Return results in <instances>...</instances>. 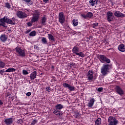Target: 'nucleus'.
<instances>
[{
  "mask_svg": "<svg viewBox=\"0 0 125 125\" xmlns=\"http://www.w3.org/2000/svg\"><path fill=\"white\" fill-rule=\"evenodd\" d=\"M101 125V118H98L95 123V125Z\"/></svg>",
  "mask_w": 125,
  "mask_h": 125,
  "instance_id": "obj_25",
  "label": "nucleus"
},
{
  "mask_svg": "<svg viewBox=\"0 0 125 125\" xmlns=\"http://www.w3.org/2000/svg\"><path fill=\"white\" fill-rule=\"evenodd\" d=\"M102 90H103V88L102 87H99L97 89V91H99V92H101Z\"/></svg>",
  "mask_w": 125,
  "mask_h": 125,
  "instance_id": "obj_41",
  "label": "nucleus"
},
{
  "mask_svg": "<svg viewBox=\"0 0 125 125\" xmlns=\"http://www.w3.org/2000/svg\"><path fill=\"white\" fill-rule=\"evenodd\" d=\"M72 51L73 53H74V54H76V55H77V54L80 51V48H79L77 46H74L72 50Z\"/></svg>",
  "mask_w": 125,
  "mask_h": 125,
  "instance_id": "obj_16",
  "label": "nucleus"
},
{
  "mask_svg": "<svg viewBox=\"0 0 125 125\" xmlns=\"http://www.w3.org/2000/svg\"><path fill=\"white\" fill-rule=\"evenodd\" d=\"M65 16H64V13L61 12L59 14V21L61 24H64L65 22Z\"/></svg>",
  "mask_w": 125,
  "mask_h": 125,
  "instance_id": "obj_9",
  "label": "nucleus"
},
{
  "mask_svg": "<svg viewBox=\"0 0 125 125\" xmlns=\"http://www.w3.org/2000/svg\"><path fill=\"white\" fill-rule=\"evenodd\" d=\"M43 1H44V2H45V3H46L47 2V1H48V0H43Z\"/></svg>",
  "mask_w": 125,
  "mask_h": 125,
  "instance_id": "obj_48",
  "label": "nucleus"
},
{
  "mask_svg": "<svg viewBox=\"0 0 125 125\" xmlns=\"http://www.w3.org/2000/svg\"><path fill=\"white\" fill-rule=\"evenodd\" d=\"M111 4H112V5H114V4H113V2H111Z\"/></svg>",
  "mask_w": 125,
  "mask_h": 125,
  "instance_id": "obj_52",
  "label": "nucleus"
},
{
  "mask_svg": "<svg viewBox=\"0 0 125 125\" xmlns=\"http://www.w3.org/2000/svg\"><path fill=\"white\" fill-rule=\"evenodd\" d=\"M36 31H33L29 34L30 37H35L36 36Z\"/></svg>",
  "mask_w": 125,
  "mask_h": 125,
  "instance_id": "obj_32",
  "label": "nucleus"
},
{
  "mask_svg": "<svg viewBox=\"0 0 125 125\" xmlns=\"http://www.w3.org/2000/svg\"><path fill=\"white\" fill-rule=\"evenodd\" d=\"M10 6L11 5L10 4H9V3H5V7H6L7 8H8V9H9L10 8Z\"/></svg>",
  "mask_w": 125,
  "mask_h": 125,
  "instance_id": "obj_35",
  "label": "nucleus"
},
{
  "mask_svg": "<svg viewBox=\"0 0 125 125\" xmlns=\"http://www.w3.org/2000/svg\"><path fill=\"white\" fill-rule=\"evenodd\" d=\"M4 122L6 125H11L12 123H13V118H7L4 120Z\"/></svg>",
  "mask_w": 125,
  "mask_h": 125,
  "instance_id": "obj_14",
  "label": "nucleus"
},
{
  "mask_svg": "<svg viewBox=\"0 0 125 125\" xmlns=\"http://www.w3.org/2000/svg\"><path fill=\"white\" fill-rule=\"evenodd\" d=\"M82 17H83V18H84L85 19H86V18H87V15L86 14H82Z\"/></svg>",
  "mask_w": 125,
  "mask_h": 125,
  "instance_id": "obj_42",
  "label": "nucleus"
},
{
  "mask_svg": "<svg viewBox=\"0 0 125 125\" xmlns=\"http://www.w3.org/2000/svg\"><path fill=\"white\" fill-rule=\"evenodd\" d=\"M73 65H74V63H70V67H73Z\"/></svg>",
  "mask_w": 125,
  "mask_h": 125,
  "instance_id": "obj_47",
  "label": "nucleus"
},
{
  "mask_svg": "<svg viewBox=\"0 0 125 125\" xmlns=\"http://www.w3.org/2000/svg\"><path fill=\"white\" fill-rule=\"evenodd\" d=\"M7 96H9V97L10 98V94L7 95Z\"/></svg>",
  "mask_w": 125,
  "mask_h": 125,
  "instance_id": "obj_51",
  "label": "nucleus"
},
{
  "mask_svg": "<svg viewBox=\"0 0 125 125\" xmlns=\"http://www.w3.org/2000/svg\"><path fill=\"white\" fill-rule=\"evenodd\" d=\"M15 21L16 19L14 17L11 19L8 18L7 16H4L3 18L0 19V26H2L4 28H7V25L5 23L10 24L11 25H15Z\"/></svg>",
  "mask_w": 125,
  "mask_h": 125,
  "instance_id": "obj_1",
  "label": "nucleus"
},
{
  "mask_svg": "<svg viewBox=\"0 0 125 125\" xmlns=\"http://www.w3.org/2000/svg\"><path fill=\"white\" fill-rule=\"evenodd\" d=\"M98 25H99V23H93L92 24V28H94V29H96L97 28V27H98Z\"/></svg>",
  "mask_w": 125,
  "mask_h": 125,
  "instance_id": "obj_31",
  "label": "nucleus"
},
{
  "mask_svg": "<svg viewBox=\"0 0 125 125\" xmlns=\"http://www.w3.org/2000/svg\"><path fill=\"white\" fill-rule=\"evenodd\" d=\"M46 22V18L45 17H42V25H45V22Z\"/></svg>",
  "mask_w": 125,
  "mask_h": 125,
  "instance_id": "obj_27",
  "label": "nucleus"
},
{
  "mask_svg": "<svg viewBox=\"0 0 125 125\" xmlns=\"http://www.w3.org/2000/svg\"><path fill=\"white\" fill-rule=\"evenodd\" d=\"M63 86H64V87L68 88L70 90V91H74V90H75V88L74 87V86H72L67 83H63Z\"/></svg>",
  "mask_w": 125,
  "mask_h": 125,
  "instance_id": "obj_12",
  "label": "nucleus"
},
{
  "mask_svg": "<svg viewBox=\"0 0 125 125\" xmlns=\"http://www.w3.org/2000/svg\"><path fill=\"white\" fill-rule=\"evenodd\" d=\"M4 69L0 70V74L2 76L3 75V73H4Z\"/></svg>",
  "mask_w": 125,
  "mask_h": 125,
  "instance_id": "obj_40",
  "label": "nucleus"
},
{
  "mask_svg": "<svg viewBox=\"0 0 125 125\" xmlns=\"http://www.w3.org/2000/svg\"><path fill=\"white\" fill-rule=\"evenodd\" d=\"M46 91H48V92H49L50 91V87L49 86L46 87Z\"/></svg>",
  "mask_w": 125,
  "mask_h": 125,
  "instance_id": "obj_43",
  "label": "nucleus"
},
{
  "mask_svg": "<svg viewBox=\"0 0 125 125\" xmlns=\"http://www.w3.org/2000/svg\"><path fill=\"white\" fill-rule=\"evenodd\" d=\"M89 3L92 6H94L95 4H97V0H90Z\"/></svg>",
  "mask_w": 125,
  "mask_h": 125,
  "instance_id": "obj_23",
  "label": "nucleus"
},
{
  "mask_svg": "<svg viewBox=\"0 0 125 125\" xmlns=\"http://www.w3.org/2000/svg\"><path fill=\"white\" fill-rule=\"evenodd\" d=\"M114 14L116 17H118L119 18H123V17H125V15L119 11H115Z\"/></svg>",
  "mask_w": 125,
  "mask_h": 125,
  "instance_id": "obj_13",
  "label": "nucleus"
},
{
  "mask_svg": "<svg viewBox=\"0 0 125 125\" xmlns=\"http://www.w3.org/2000/svg\"><path fill=\"white\" fill-rule=\"evenodd\" d=\"M17 16H18L19 18H20L21 19H24L28 17V15L22 11H19L17 12Z\"/></svg>",
  "mask_w": 125,
  "mask_h": 125,
  "instance_id": "obj_7",
  "label": "nucleus"
},
{
  "mask_svg": "<svg viewBox=\"0 0 125 125\" xmlns=\"http://www.w3.org/2000/svg\"><path fill=\"white\" fill-rule=\"evenodd\" d=\"M30 80H35L37 78V71H35L30 75Z\"/></svg>",
  "mask_w": 125,
  "mask_h": 125,
  "instance_id": "obj_18",
  "label": "nucleus"
},
{
  "mask_svg": "<svg viewBox=\"0 0 125 125\" xmlns=\"http://www.w3.org/2000/svg\"><path fill=\"white\" fill-rule=\"evenodd\" d=\"M40 15H41L40 11L38 10L34 11L33 13V16L31 19V22H38V21H39V19L40 18Z\"/></svg>",
  "mask_w": 125,
  "mask_h": 125,
  "instance_id": "obj_2",
  "label": "nucleus"
},
{
  "mask_svg": "<svg viewBox=\"0 0 125 125\" xmlns=\"http://www.w3.org/2000/svg\"><path fill=\"white\" fill-rule=\"evenodd\" d=\"M31 94H32V93H31V92H28L26 93V95L27 96H31Z\"/></svg>",
  "mask_w": 125,
  "mask_h": 125,
  "instance_id": "obj_44",
  "label": "nucleus"
},
{
  "mask_svg": "<svg viewBox=\"0 0 125 125\" xmlns=\"http://www.w3.org/2000/svg\"><path fill=\"white\" fill-rule=\"evenodd\" d=\"M53 114H56V116L57 117H60L61 115H62V112H61L59 110H57V109H54L52 110Z\"/></svg>",
  "mask_w": 125,
  "mask_h": 125,
  "instance_id": "obj_19",
  "label": "nucleus"
},
{
  "mask_svg": "<svg viewBox=\"0 0 125 125\" xmlns=\"http://www.w3.org/2000/svg\"><path fill=\"white\" fill-rule=\"evenodd\" d=\"M37 120H34L31 123V125H36V123H37Z\"/></svg>",
  "mask_w": 125,
  "mask_h": 125,
  "instance_id": "obj_39",
  "label": "nucleus"
},
{
  "mask_svg": "<svg viewBox=\"0 0 125 125\" xmlns=\"http://www.w3.org/2000/svg\"><path fill=\"white\" fill-rule=\"evenodd\" d=\"M3 103L1 102V100H0V105H2Z\"/></svg>",
  "mask_w": 125,
  "mask_h": 125,
  "instance_id": "obj_49",
  "label": "nucleus"
},
{
  "mask_svg": "<svg viewBox=\"0 0 125 125\" xmlns=\"http://www.w3.org/2000/svg\"><path fill=\"white\" fill-rule=\"evenodd\" d=\"M108 125H117L118 124V120L116 118L110 116L108 117Z\"/></svg>",
  "mask_w": 125,
  "mask_h": 125,
  "instance_id": "obj_8",
  "label": "nucleus"
},
{
  "mask_svg": "<svg viewBox=\"0 0 125 125\" xmlns=\"http://www.w3.org/2000/svg\"><path fill=\"white\" fill-rule=\"evenodd\" d=\"M118 49L120 51H121L122 52H125V44H121L120 45H119Z\"/></svg>",
  "mask_w": 125,
  "mask_h": 125,
  "instance_id": "obj_20",
  "label": "nucleus"
},
{
  "mask_svg": "<svg viewBox=\"0 0 125 125\" xmlns=\"http://www.w3.org/2000/svg\"><path fill=\"white\" fill-rule=\"evenodd\" d=\"M17 124H23V120H22L21 119H20L17 122Z\"/></svg>",
  "mask_w": 125,
  "mask_h": 125,
  "instance_id": "obj_38",
  "label": "nucleus"
},
{
  "mask_svg": "<svg viewBox=\"0 0 125 125\" xmlns=\"http://www.w3.org/2000/svg\"><path fill=\"white\" fill-rule=\"evenodd\" d=\"M5 66V63L1 61H0V68H4Z\"/></svg>",
  "mask_w": 125,
  "mask_h": 125,
  "instance_id": "obj_33",
  "label": "nucleus"
},
{
  "mask_svg": "<svg viewBox=\"0 0 125 125\" xmlns=\"http://www.w3.org/2000/svg\"><path fill=\"white\" fill-rule=\"evenodd\" d=\"M35 22H32V21H31L30 22H28L27 23V25L28 27H32V25H33V23H35Z\"/></svg>",
  "mask_w": 125,
  "mask_h": 125,
  "instance_id": "obj_36",
  "label": "nucleus"
},
{
  "mask_svg": "<svg viewBox=\"0 0 125 125\" xmlns=\"http://www.w3.org/2000/svg\"><path fill=\"white\" fill-rule=\"evenodd\" d=\"M42 42L44 44H47V41L46 40V38L44 37L42 38Z\"/></svg>",
  "mask_w": 125,
  "mask_h": 125,
  "instance_id": "obj_30",
  "label": "nucleus"
},
{
  "mask_svg": "<svg viewBox=\"0 0 125 125\" xmlns=\"http://www.w3.org/2000/svg\"><path fill=\"white\" fill-rule=\"evenodd\" d=\"M56 109L54 110H57V111H59V110H61L62 109H63L64 108V106L63 105L61 104H57L56 106Z\"/></svg>",
  "mask_w": 125,
  "mask_h": 125,
  "instance_id": "obj_21",
  "label": "nucleus"
},
{
  "mask_svg": "<svg viewBox=\"0 0 125 125\" xmlns=\"http://www.w3.org/2000/svg\"><path fill=\"white\" fill-rule=\"evenodd\" d=\"M30 32H31V30L28 29L26 31V34H29V33H30Z\"/></svg>",
  "mask_w": 125,
  "mask_h": 125,
  "instance_id": "obj_46",
  "label": "nucleus"
},
{
  "mask_svg": "<svg viewBox=\"0 0 125 125\" xmlns=\"http://www.w3.org/2000/svg\"><path fill=\"white\" fill-rule=\"evenodd\" d=\"M98 59L101 62V63H108V64L111 62V61L106 57V56L104 55H99Z\"/></svg>",
  "mask_w": 125,
  "mask_h": 125,
  "instance_id": "obj_4",
  "label": "nucleus"
},
{
  "mask_svg": "<svg viewBox=\"0 0 125 125\" xmlns=\"http://www.w3.org/2000/svg\"><path fill=\"white\" fill-rule=\"evenodd\" d=\"M73 56H76L75 55H74Z\"/></svg>",
  "mask_w": 125,
  "mask_h": 125,
  "instance_id": "obj_54",
  "label": "nucleus"
},
{
  "mask_svg": "<svg viewBox=\"0 0 125 125\" xmlns=\"http://www.w3.org/2000/svg\"><path fill=\"white\" fill-rule=\"evenodd\" d=\"M95 102V99H94V98L91 99L88 103V106L90 108H91L92 106H93V105L94 104Z\"/></svg>",
  "mask_w": 125,
  "mask_h": 125,
  "instance_id": "obj_17",
  "label": "nucleus"
},
{
  "mask_svg": "<svg viewBox=\"0 0 125 125\" xmlns=\"http://www.w3.org/2000/svg\"><path fill=\"white\" fill-rule=\"evenodd\" d=\"M52 68H54V67L52 66Z\"/></svg>",
  "mask_w": 125,
  "mask_h": 125,
  "instance_id": "obj_53",
  "label": "nucleus"
},
{
  "mask_svg": "<svg viewBox=\"0 0 125 125\" xmlns=\"http://www.w3.org/2000/svg\"><path fill=\"white\" fill-rule=\"evenodd\" d=\"M78 117H79V116H78V114H76V118H78Z\"/></svg>",
  "mask_w": 125,
  "mask_h": 125,
  "instance_id": "obj_50",
  "label": "nucleus"
},
{
  "mask_svg": "<svg viewBox=\"0 0 125 125\" xmlns=\"http://www.w3.org/2000/svg\"><path fill=\"white\" fill-rule=\"evenodd\" d=\"M115 90L117 93L120 95V96H123V95L125 94V92L124 91V90H123V89H122V88H121L120 86H116Z\"/></svg>",
  "mask_w": 125,
  "mask_h": 125,
  "instance_id": "obj_11",
  "label": "nucleus"
},
{
  "mask_svg": "<svg viewBox=\"0 0 125 125\" xmlns=\"http://www.w3.org/2000/svg\"><path fill=\"white\" fill-rule=\"evenodd\" d=\"M16 69L13 68H9L5 71L6 73H10V72H15Z\"/></svg>",
  "mask_w": 125,
  "mask_h": 125,
  "instance_id": "obj_24",
  "label": "nucleus"
},
{
  "mask_svg": "<svg viewBox=\"0 0 125 125\" xmlns=\"http://www.w3.org/2000/svg\"><path fill=\"white\" fill-rule=\"evenodd\" d=\"M34 48L35 49H39V47L38 46V45H34Z\"/></svg>",
  "mask_w": 125,
  "mask_h": 125,
  "instance_id": "obj_45",
  "label": "nucleus"
},
{
  "mask_svg": "<svg viewBox=\"0 0 125 125\" xmlns=\"http://www.w3.org/2000/svg\"><path fill=\"white\" fill-rule=\"evenodd\" d=\"M87 79L88 81H92V80H96V77H95V74L92 70H90L87 75Z\"/></svg>",
  "mask_w": 125,
  "mask_h": 125,
  "instance_id": "obj_6",
  "label": "nucleus"
},
{
  "mask_svg": "<svg viewBox=\"0 0 125 125\" xmlns=\"http://www.w3.org/2000/svg\"><path fill=\"white\" fill-rule=\"evenodd\" d=\"M86 15L87 18H91V17H93V14L91 12H88Z\"/></svg>",
  "mask_w": 125,
  "mask_h": 125,
  "instance_id": "obj_29",
  "label": "nucleus"
},
{
  "mask_svg": "<svg viewBox=\"0 0 125 125\" xmlns=\"http://www.w3.org/2000/svg\"><path fill=\"white\" fill-rule=\"evenodd\" d=\"M16 52L18 53L19 56L21 57H25L26 56V52L23 49H21V47H17L15 48Z\"/></svg>",
  "mask_w": 125,
  "mask_h": 125,
  "instance_id": "obj_5",
  "label": "nucleus"
},
{
  "mask_svg": "<svg viewBox=\"0 0 125 125\" xmlns=\"http://www.w3.org/2000/svg\"><path fill=\"white\" fill-rule=\"evenodd\" d=\"M0 40L2 42H6V41H7V35L5 34H2L0 37Z\"/></svg>",
  "mask_w": 125,
  "mask_h": 125,
  "instance_id": "obj_15",
  "label": "nucleus"
},
{
  "mask_svg": "<svg viewBox=\"0 0 125 125\" xmlns=\"http://www.w3.org/2000/svg\"><path fill=\"white\" fill-rule=\"evenodd\" d=\"M76 55H78V56H80V57H82L83 58L84 57L85 55H84V53H83V52H79L77 54H76Z\"/></svg>",
  "mask_w": 125,
  "mask_h": 125,
  "instance_id": "obj_28",
  "label": "nucleus"
},
{
  "mask_svg": "<svg viewBox=\"0 0 125 125\" xmlns=\"http://www.w3.org/2000/svg\"><path fill=\"white\" fill-rule=\"evenodd\" d=\"M48 38L51 42H55V38H54V36H53L51 34H48Z\"/></svg>",
  "mask_w": 125,
  "mask_h": 125,
  "instance_id": "obj_22",
  "label": "nucleus"
},
{
  "mask_svg": "<svg viewBox=\"0 0 125 125\" xmlns=\"http://www.w3.org/2000/svg\"><path fill=\"white\" fill-rule=\"evenodd\" d=\"M22 74L23 75H28L29 74V72H28L27 70H23Z\"/></svg>",
  "mask_w": 125,
  "mask_h": 125,
  "instance_id": "obj_37",
  "label": "nucleus"
},
{
  "mask_svg": "<svg viewBox=\"0 0 125 125\" xmlns=\"http://www.w3.org/2000/svg\"><path fill=\"white\" fill-rule=\"evenodd\" d=\"M72 23L73 24L74 27H76L78 26L79 24V22L78 21V20L74 19L73 20Z\"/></svg>",
  "mask_w": 125,
  "mask_h": 125,
  "instance_id": "obj_26",
  "label": "nucleus"
},
{
  "mask_svg": "<svg viewBox=\"0 0 125 125\" xmlns=\"http://www.w3.org/2000/svg\"><path fill=\"white\" fill-rule=\"evenodd\" d=\"M23 1H25V2H26L27 3V5H31L32 3H30L31 0H23Z\"/></svg>",
  "mask_w": 125,
  "mask_h": 125,
  "instance_id": "obj_34",
  "label": "nucleus"
},
{
  "mask_svg": "<svg viewBox=\"0 0 125 125\" xmlns=\"http://www.w3.org/2000/svg\"><path fill=\"white\" fill-rule=\"evenodd\" d=\"M109 64H103V66L101 69V73L103 75V76H107L108 75V73H109Z\"/></svg>",
  "mask_w": 125,
  "mask_h": 125,
  "instance_id": "obj_3",
  "label": "nucleus"
},
{
  "mask_svg": "<svg viewBox=\"0 0 125 125\" xmlns=\"http://www.w3.org/2000/svg\"><path fill=\"white\" fill-rule=\"evenodd\" d=\"M107 20L108 22H111L114 19V15L113 13L111 11H108L106 13Z\"/></svg>",
  "mask_w": 125,
  "mask_h": 125,
  "instance_id": "obj_10",
  "label": "nucleus"
}]
</instances>
